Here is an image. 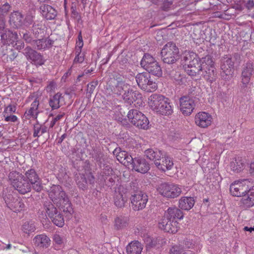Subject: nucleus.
Instances as JSON below:
<instances>
[{"instance_id": "de8ad7c7", "label": "nucleus", "mask_w": 254, "mask_h": 254, "mask_svg": "<svg viewBox=\"0 0 254 254\" xmlns=\"http://www.w3.org/2000/svg\"><path fill=\"white\" fill-rule=\"evenodd\" d=\"M3 199L6 204V206L10 208V205L17 199V198L14 197L13 195L9 192H6L3 193Z\"/></svg>"}, {"instance_id": "a878e982", "label": "nucleus", "mask_w": 254, "mask_h": 254, "mask_svg": "<svg viewBox=\"0 0 254 254\" xmlns=\"http://www.w3.org/2000/svg\"><path fill=\"white\" fill-rule=\"evenodd\" d=\"M9 23L13 28H20L24 24L23 15L18 11L12 12L9 16Z\"/></svg>"}, {"instance_id": "dca6fc26", "label": "nucleus", "mask_w": 254, "mask_h": 254, "mask_svg": "<svg viewBox=\"0 0 254 254\" xmlns=\"http://www.w3.org/2000/svg\"><path fill=\"white\" fill-rule=\"evenodd\" d=\"M24 178L31 185L32 188L37 192L43 190L40 179L34 169H30L26 171Z\"/></svg>"}, {"instance_id": "f704fd0d", "label": "nucleus", "mask_w": 254, "mask_h": 254, "mask_svg": "<svg viewBox=\"0 0 254 254\" xmlns=\"http://www.w3.org/2000/svg\"><path fill=\"white\" fill-rule=\"evenodd\" d=\"M142 249V246L138 241L131 242L126 248L127 254H140Z\"/></svg>"}, {"instance_id": "412c9836", "label": "nucleus", "mask_w": 254, "mask_h": 254, "mask_svg": "<svg viewBox=\"0 0 254 254\" xmlns=\"http://www.w3.org/2000/svg\"><path fill=\"white\" fill-rule=\"evenodd\" d=\"M113 154L120 163L129 168L132 157L127 152L122 150L120 147H117L114 150Z\"/></svg>"}, {"instance_id": "13d9d810", "label": "nucleus", "mask_w": 254, "mask_h": 254, "mask_svg": "<svg viewBox=\"0 0 254 254\" xmlns=\"http://www.w3.org/2000/svg\"><path fill=\"white\" fill-rule=\"evenodd\" d=\"M22 38L26 43L31 44L33 41L30 32L26 31L25 33H23Z\"/></svg>"}, {"instance_id": "7c9ffc66", "label": "nucleus", "mask_w": 254, "mask_h": 254, "mask_svg": "<svg viewBox=\"0 0 254 254\" xmlns=\"http://www.w3.org/2000/svg\"><path fill=\"white\" fill-rule=\"evenodd\" d=\"M162 162H155V165L160 170L165 171L166 170H170L173 166V162L169 157H166L165 155L161 156Z\"/></svg>"}, {"instance_id": "e433bc0d", "label": "nucleus", "mask_w": 254, "mask_h": 254, "mask_svg": "<svg viewBox=\"0 0 254 254\" xmlns=\"http://www.w3.org/2000/svg\"><path fill=\"white\" fill-rule=\"evenodd\" d=\"M76 183L78 188L83 190L88 189V181L86 176L83 174H76Z\"/></svg>"}, {"instance_id": "f3484780", "label": "nucleus", "mask_w": 254, "mask_h": 254, "mask_svg": "<svg viewBox=\"0 0 254 254\" xmlns=\"http://www.w3.org/2000/svg\"><path fill=\"white\" fill-rule=\"evenodd\" d=\"M23 53L27 60L31 61L36 65H42L45 63L43 55L30 46L26 47L23 50Z\"/></svg>"}, {"instance_id": "9b49d317", "label": "nucleus", "mask_w": 254, "mask_h": 254, "mask_svg": "<svg viewBox=\"0 0 254 254\" xmlns=\"http://www.w3.org/2000/svg\"><path fill=\"white\" fill-rule=\"evenodd\" d=\"M253 187V184L249 179H244L232 184L230 187V191L233 196L239 197L250 192Z\"/></svg>"}, {"instance_id": "423d86ee", "label": "nucleus", "mask_w": 254, "mask_h": 254, "mask_svg": "<svg viewBox=\"0 0 254 254\" xmlns=\"http://www.w3.org/2000/svg\"><path fill=\"white\" fill-rule=\"evenodd\" d=\"M141 66L146 70L149 74L160 77L162 76V68L155 59L148 53H145L140 62Z\"/></svg>"}, {"instance_id": "6e6552de", "label": "nucleus", "mask_w": 254, "mask_h": 254, "mask_svg": "<svg viewBox=\"0 0 254 254\" xmlns=\"http://www.w3.org/2000/svg\"><path fill=\"white\" fill-rule=\"evenodd\" d=\"M179 54V48L176 44L172 42H168L161 50V59L164 63L173 64L180 59Z\"/></svg>"}, {"instance_id": "c85d7f7f", "label": "nucleus", "mask_w": 254, "mask_h": 254, "mask_svg": "<svg viewBox=\"0 0 254 254\" xmlns=\"http://www.w3.org/2000/svg\"><path fill=\"white\" fill-rule=\"evenodd\" d=\"M40 12L43 16L48 20L55 19L57 15L55 9L49 5L43 4L40 7Z\"/></svg>"}, {"instance_id": "0e129e2a", "label": "nucleus", "mask_w": 254, "mask_h": 254, "mask_svg": "<svg viewBox=\"0 0 254 254\" xmlns=\"http://www.w3.org/2000/svg\"><path fill=\"white\" fill-rule=\"evenodd\" d=\"M17 120V117L15 115H7L5 118V121L6 122H15Z\"/></svg>"}, {"instance_id": "09e8293b", "label": "nucleus", "mask_w": 254, "mask_h": 254, "mask_svg": "<svg viewBox=\"0 0 254 254\" xmlns=\"http://www.w3.org/2000/svg\"><path fill=\"white\" fill-rule=\"evenodd\" d=\"M102 173L103 179L106 182L108 180V178L113 175V171L111 167L109 165H106L104 166Z\"/></svg>"}, {"instance_id": "aec40b11", "label": "nucleus", "mask_w": 254, "mask_h": 254, "mask_svg": "<svg viewBox=\"0 0 254 254\" xmlns=\"http://www.w3.org/2000/svg\"><path fill=\"white\" fill-rule=\"evenodd\" d=\"M203 69L199 75L200 77H203L207 81L212 83L215 81L217 78V71L214 66V62L212 60V62L209 64H206L204 66Z\"/></svg>"}, {"instance_id": "4c0bfd02", "label": "nucleus", "mask_w": 254, "mask_h": 254, "mask_svg": "<svg viewBox=\"0 0 254 254\" xmlns=\"http://www.w3.org/2000/svg\"><path fill=\"white\" fill-rule=\"evenodd\" d=\"M128 218L121 216L115 219V228L116 230H121L127 227L128 225Z\"/></svg>"}, {"instance_id": "9d476101", "label": "nucleus", "mask_w": 254, "mask_h": 254, "mask_svg": "<svg viewBox=\"0 0 254 254\" xmlns=\"http://www.w3.org/2000/svg\"><path fill=\"white\" fill-rule=\"evenodd\" d=\"M135 80L138 87L146 92H152L157 89V84L147 72L138 73L135 76Z\"/></svg>"}, {"instance_id": "5fc2aeb1", "label": "nucleus", "mask_w": 254, "mask_h": 254, "mask_svg": "<svg viewBox=\"0 0 254 254\" xmlns=\"http://www.w3.org/2000/svg\"><path fill=\"white\" fill-rule=\"evenodd\" d=\"M16 110V107L14 105L10 104L8 105L4 109L3 112L4 116L5 117L6 114L15 113Z\"/></svg>"}, {"instance_id": "4be33fe9", "label": "nucleus", "mask_w": 254, "mask_h": 254, "mask_svg": "<svg viewBox=\"0 0 254 254\" xmlns=\"http://www.w3.org/2000/svg\"><path fill=\"white\" fill-rule=\"evenodd\" d=\"M0 38L1 43L3 45H10L16 41L18 36L16 32L6 28L0 32Z\"/></svg>"}, {"instance_id": "72a5a7b5", "label": "nucleus", "mask_w": 254, "mask_h": 254, "mask_svg": "<svg viewBox=\"0 0 254 254\" xmlns=\"http://www.w3.org/2000/svg\"><path fill=\"white\" fill-rule=\"evenodd\" d=\"M144 153L149 159L154 161L155 164V162L161 160V156H164L162 151L157 149L153 150V149L149 148L146 150Z\"/></svg>"}, {"instance_id": "ea45409f", "label": "nucleus", "mask_w": 254, "mask_h": 254, "mask_svg": "<svg viewBox=\"0 0 254 254\" xmlns=\"http://www.w3.org/2000/svg\"><path fill=\"white\" fill-rule=\"evenodd\" d=\"M39 104V100H38L36 98L32 103L30 109L25 112V114H27V116L29 117L36 118L38 115L37 110H38Z\"/></svg>"}, {"instance_id": "774afa93", "label": "nucleus", "mask_w": 254, "mask_h": 254, "mask_svg": "<svg viewBox=\"0 0 254 254\" xmlns=\"http://www.w3.org/2000/svg\"><path fill=\"white\" fill-rule=\"evenodd\" d=\"M33 16L31 15H27L25 18V20L28 24H31L33 22Z\"/></svg>"}, {"instance_id": "a19ab883", "label": "nucleus", "mask_w": 254, "mask_h": 254, "mask_svg": "<svg viewBox=\"0 0 254 254\" xmlns=\"http://www.w3.org/2000/svg\"><path fill=\"white\" fill-rule=\"evenodd\" d=\"M244 166L242 159L238 157L230 163V167L232 170L236 173L240 172Z\"/></svg>"}, {"instance_id": "1a4fd4ad", "label": "nucleus", "mask_w": 254, "mask_h": 254, "mask_svg": "<svg viewBox=\"0 0 254 254\" xmlns=\"http://www.w3.org/2000/svg\"><path fill=\"white\" fill-rule=\"evenodd\" d=\"M127 117L130 123L138 128L143 129L149 128V121L141 112L136 109L130 110L127 113Z\"/></svg>"}, {"instance_id": "603ef678", "label": "nucleus", "mask_w": 254, "mask_h": 254, "mask_svg": "<svg viewBox=\"0 0 254 254\" xmlns=\"http://www.w3.org/2000/svg\"><path fill=\"white\" fill-rule=\"evenodd\" d=\"M244 203L248 207L254 205V192H251L248 198L244 200Z\"/></svg>"}, {"instance_id": "58836bf2", "label": "nucleus", "mask_w": 254, "mask_h": 254, "mask_svg": "<svg viewBox=\"0 0 254 254\" xmlns=\"http://www.w3.org/2000/svg\"><path fill=\"white\" fill-rule=\"evenodd\" d=\"M184 68L187 73L191 77L196 76L200 75L201 70L197 69V67H194L192 65H190V64L184 63Z\"/></svg>"}, {"instance_id": "6ab92c4d", "label": "nucleus", "mask_w": 254, "mask_h": 254, "mask_svg": "<svg viewBox=\"0 0 254 254\" xmlns=\"http://www.w3.org/2000/svg\"><path fill=\"white\" fill-rule=\"evenodd\" d=\"M180 107L182 114L189 116L195 107L194 100L189 96H184L180 99Z\"/></svg>"}, {"instance_id": "69168bd1", "label": "nucleus", "mask_w": 254, "mask_h": 254, "mask_svg": "<svg viewBox=\"0 0 254 254\" xmlns=\"http://www.w3.org/2000/svg\"><path fill=\"white\" fill-rule=\"evenodd\" d=\"M246 7L249 10H252L254 7V1L253 0H248L245 4Z\"/></svg>"}, {"instance_id": "a18cd8bd", "label": "nucleus", "mask_w": 254, "mask_h": 254, "mask_svg": "<svg viewBox=\"0 0 254 254\" xmlns=\"http://www.w3.org/2000/svg\"><path fill=\"white\" fill-rule=\"evenodd\" d=\"M44 27L40 23L34 22L32 26L33 33L36 37H38L39 34L44 32Z\"/></svg>"}, {"instance_id": "49530a36", "label": "nucleus", "mask_w": 254, "mask_h": 254, "mask_svg": "<svg viewBox=\"0 0 254 254\" xmlns=\"http://www.w3.org/2000/svg\"><path fill=\"white\" fill-rule=\"evenodd\" d=\"M92 157L98 163L99 165L101 164L104 161V154L100 151L97 149H94L92 153Z\"/></svg>"}, {"instance_id": "bb28decb", "label": "nucleus", "mask_w": 254, "mask_h": 254, "mask_svg": "<svg viewBox=\"0 0 254 254\" xmlns=\"http://www.w3.org/2000/svg\"><path fill=\"white\" fill-rule=\"evenodd\" d=\"M34 245L41 249H47L51 245V241L46 234H42L36 235L33 239Z\"/></svg>"}, {"instance_id": "b1692460", "label": "nucleus", "mask_w": 254, "mask_h": 254, "mask_svg": "<svg viewBox=\"0 0 254 254\" xmlns=\"http://www.w3.org/2000/svg\"><path fill=\"white\" fill-rule=\"evenodd\" d=\"M167 98L158 94H153L148 98V104L150 108L155 111H157L160 107L161 105L164 104Z\"/></svg>"}, {"instance_id": "052dcab7", "label": "nucleus", "mask_w": 254, "mask_h": 254, "mask_svg": "<svg viewBox=\"0 0 254 254\" xmlns=\"http://www.w3.org/2000/svg\"><path fill=\"white\" fill-rule=\"evenodd\" d=\"M172 4V2L171 1H168V0H165L162 3V5L161 6V8L164 11H168L170 8V6Z\"/></svg>"}, {"instance_id": "393cba45", "label": "nucleus", "mask_w": 254, "mask_h": 254, "mask_svg": "<svg viewBox=\"0 0 254 254\" xmlns=\"http://www.w3.org/2000/svg\"><path fill=\"white\" fill-rule=\"evenodd\" d=\"M212 117L206 112H200L195 115V123L199 127L205 128L210 125Z\"/></svg>"}, {"instance_id": "20e7f679", "label": "nucleus", "mask_w": 254, "mask_h": 254, "mask_svg": "<svg viewBox=\"0 0 254 254\" xmlns=\"http://www.w3.org/2000/svg\"><path fill=\"white\" fill-rule=\"evenodd\" d=\"M130 195L132 208L134 211L144 209L148 200L147 194L141 191L136 183H130Z\"/></svg>"}, {"instance_id": "c756f323", "label": "nucleus", "mask_w": 254, "mask_h": 254, "mask_svg": "<svg viewBox=\"0 0 254 254\" xmlns=\"http://www.w3.org/2000/svg\"><path fill=\"white\" fill-rule=\"evenodd\" d=\"M64 97L62 94L58 92L53 96H51L49 100V104L52 110L59 109L62 106V101Z\"/></svg>"}, {"instance_id": "3c124183", "label": "nucleus", "mask_w": 254, "mask_h": 254, "mask_svg": "<svg viewBox=\"0 0 254 254\" xmlns=\"http://www.w3.org/2000/svg\"><path fill=\"white\" fill-rule=\"evenodd\" d=\"M98 81L97 80L92 81L87 85L86 94L87 96H91L93 93L95 87L98 85Z\"/></svg>"}, {"instance_id": "8fccbe9b", "label": "nucleus", "mask_w": 254, "mask_h": 254, "mask_svg": "<svg viewBox=\"0 0 254 254\" xmlns=\"http://www.w3.org/2000/svg\"><path fill=\"white\" fill-rule=\"evenodd\" d=\"M125 82L124 77L118 73L113 75V78H111L108 84H114L115 83Z\"/></svg>"}, {"instance_id": "e2e57ef3", "label": "nucleus", "mask_w": 254, "mask_h": 254, "mask_svg": "<svg viewBox=\"0 0 254 254\" xmlns=\"http://www.w3.org/2000/svg\"><path fill=\"white\" fill-rule=\"evenodd\" d=\"M71 16L73 18H77L79 21L81 18L80 15L77 11H76L75 8H74L73 6L71 7Z\"/></svg>"}, {"instance_id": "f257e3e1", "label": "nucleus", "mask_w": 254, "mask_h": 254, "mask_svg": "<svg viewBox=\"0 0 254 254\" xmlns=\"http://www.w3.org/2000/svg\"><path fill=\"white\" fill-rule=\"evenodd\" d=\"M48 194L53 202H45L44 207L46 214L55 225L62 227L64 224V216L55 205L64 212L71 214L73 212L71 203L67 195L60 185H53L49 190Z\"/></svg>"}, {"instance_id": "39448f33", "label": "nucleus", "mask_w": 254, "mask_h": 254, "mask_svg": "<svg viewBox=\"0 0 254 254\" xmlns=\"http://www.w3.org/2000/svg\"><path fill=\"white\" fill-rule=\"evenodd\" d=\"M10 185L19 193L26 194L31 190L32 186L24 178V175L16 171L10 172L8 176Z\"/></svg>"}, {"instance_id": "79ce46f5", "label": "nucleus", "mask_w": 254, "mask_h": 254, "mask_svg": "<svg viewBox=\"0 0 254 254\" xmlns=\"http://www.w3.org/2000/svg\"><path fill=\"white\" fill-rule=\"evenodd\" d=\"M47 127L44 125H41L38 123L35 124L33 127V137H39L43 134L47 132Z\"/></svg>"}, {"instance_id": "7ed1b4c3", "label": "nucleus", "mask_w": 254, "mask_h": 254, "mask_svg": "<svg viewBox=\"0 0 254 254\" xmlns=\"http://www.w3.org/2000/svg\"><path fill=\"white\" fill-rule=\"evenodd\" d=\"M240 62L241 56L237 53L222 57L220 63L221 77L226 80H230L233 76L234 64H239Z\"/></svg>"}, {"instance_id": "2eb2a0df", "label": "nucleus", "mask_w": 254, "mask_h": 254, "mask_svg": "<svg viewBox=\"0 0 254 254\" xmlns=\"http://www.w3.org/2000/svg\"><path fill=\"white\" fill-rule=\"evenodd\" d=\"M129 168L136 172L145 174L150 170V165L146 160L143 157L138 156L132 157L130 162Z\"/></svg>"}, {"instance_id": "ddd939ff", "label": "nucleus", "mask_w": 254, "mask_h": 254, "mask_svg": "<svg viewBox=\"0 0 254 254\" xmlns=\"http://www.w3.org/2000/svg\"><path fill=\"white\" fill-rule=\"evenodd\" d=\"M157 190L162 195L168 198L176 197L182 192L181 189L177 185L166 183L161 184Z\"/></svg>"}, {"instance_id": "f03ea898", "label": "nucleus", "mask_w": 254, "mask_h": 254, "mask_svg": "<svg viewBox=\"0 0 254 254\" xmlns=\"http://www.w3.org/2000/svg\"><path fill=\"white\" fill-rule=\"evenodd\" d=\"M254 71V65L252 62L248 61L243 65L240 80L238 83L237 94L239 96H246L251 93L253 83L251 80Z\"/></svg>"}, {"instance_id": "338daca9", "label": "nucleus", "mask_w": 254, "mask_h": 254, "mask_svg": "<svg viewBox=\"0 0 254 254\" xmlns=\"http://www.w3.org/2000/svg\"><path fill=\"white\" fill-rule=\"evenodd\" d=\"M86 177L87 178L88 183L89 182L90 184H93L94 183L95 178L94 176L92 175L91 173L87 174Z\"/></svg>"}, {"instance_id": "4d7b16f0", "label": "nucleus", "mask_w": 254, "mask_h": 254, "mask_svg": "<svg viewBox=\"0 0 254 254\" xmlns=\"http://www.w3.org/2000/svg\"><path fill=\"white\" fill-rule=\"evenodd\" d=\"M64 115L65 113L64 112L61 113L60 114L57 115L55 118H54L50 123V127L53 128L54 126L56 125V123L61 119H62L64 116Z\"/></svg>"}, {"instance_id": "cd10ccee", "label": "nucleus", "mask_w": 254, "mask_h": 254, "mask_svg": "<svg viewBox=\"0 0 254 254\" xmlns=\"http://www.w3.org/2000/svg\"><path fill=\"white\" fill-rule=\"evenodd\" d=\"M164 216L172 220H181L184 217L182 211L176 207H169L164 213Z\"/></svg>"}, {"instance_id": "0eeeda50", "label": "nucleus", "mask_w": 254, "mask_h": 254, "mask_svg": "<svg viewBox=\"0 0 254 254\" xmlns=\"http://www.w3.org/2000/svg\"><path fill=\"white\" fill-rule=\"evenodd\" d=\"M182 61L184 63L190 64V65H192L194 67H197V69L202 70L204 66L206 64H209L212 62V58L210 55H207L200 59L197 55L192 52L186 51L183 55Z\"/></svg>"}, {"instance_id": "680f3d73", "label": "nucleus", "mask_w": 254, "mask_h": 254, "mask_svg": "<svg viewBox=\"0 0 254 254\" xmlns=\"http://www.w3.org/2000/svg\"><path fill=\"white\" fill-rule=\"evenodd\" d=\"M76 53H78V54L76 55V57H75L74 59V63H81L83 62L84 60V56H79L80 54V52L76 51Z\"/></svg>"}, {"instance_id": "f8f14e48", "label": "nucleus", "mask_w": 254, "mask_h": 254, "mask_svg": "<svg viewBox=\"0 0 254 254\" xmlns=\"http://www.w3.org/2000/svg\"><path fill=\"white\" fill-rule=\"evenodd\" d=\"M130 194V185L128 186H119L115 190L114 195L115 205L119 208L125 207Z\"/></svg>"}, {"instance_id": "4468645a", "label": "nucleus", "mask_w": 254, "mask_h": 254, "mask_svg": "<svg viewBox=\"0 0 254 254\" xmlns=\"http://www.w3.org/2000/svg\"><path fill=\"white\" fill-rule=\"evenodd\" d=\"M122 97L124 102L129 105L133 103L136 106H140L142 105L143 101L141 94L131 88H128L127 90H125Z\"/></svg>"}, {"instance_id": "5701e85b", "label": "nucleus", "mask_w": 254, "mask_h": 254, "mask_svg": "<svg viewBox=\"0 0 254 254\" xmlns=\"http://www.w3.org/2000/svg\"><path fill=\"white\" fill-rule=\"evenodd\" d=\"M54 41L49 38H45L37 40H33L31 45L33 49L37 50H45L50 49L53 46Z\"/></svg>"}, {"instance_id": "c9c22d12", "label": "nucleus", "mask_w": 254, "mask_h": 254, "mask_svg": "<svg viewBox=\"0 0 254 254\" xmlns=\"http://www.w3.org/2000/svg\"><path fill=\"white\" fill-rule=\"evenodd\" d=\"M156 112L165 116H169L172 114L173 110L168 98L164 102V104L160 105V107Z\"/></svg>"}, {"instance_id": "a211bd4d", "label": "nucleus", "mask_w": 254, "mask_h": 254, "mask_svg": "<svg viewBox=\"0 0 254 254\" xmlns=\"http://www.w3.org/2000/svg\"><path fill=\"white\" fill-rule=\"evenodd\" d=\"M158 227L166 232L176 233L179 228L177 220H172L163 216L158 223Z\"/></svg>"}, {"instance_id": "c03bdc74", "label": "nucleus", "mask_w": 254, "mask_h": 254, "mask_svg": "<svg viewBox=\"0 0 254 254\" xmlns=\"http://www.w3.org/2000/svg\"><path fill=\"white\" fill-rule=\"evenodd\" d=\"M36 229L34 223L30 221L25 222L22 225V231L26 234H29L33 232Z\"/></svg>"}, {"instance_id": "37998d69", "label": "nucleus", "mask_w": 254, "mask_h": 254, "mask_svg": "<svg viewBox=\"0 0 254 254\" xmlns=\"http://www.w3.org/2000/svg\"><path fill=\"white\" fill-rule=\"evenodd\" d=\"M25 205L20 198H17L13 203L10 205V208L14 212H20L23 210Z\"/></svg>"}, {"instance_id": "864d4df0", "label": "nucleus", "mask_w": 254, "mask_h": 254, "mask_svg": "<svg viewBox=\"0 0 254 254\" xmlns=\"http://www.w3.org/2000/svg\"><path fill=\"white\" fill-rule=\"evenodd\" d=\"M53 241L58 245H62L64 243V238L59 234L56 233L53 237Z\"/></svg>"}, {"instance_id": "6e6d98bb", "label": "nucleus", "mask_w": 254, "mask_h": 254, "mask_svg": "<svg viewBox=\"0 0 254 254\" xmlns=\"http://www.w3.org/2000/svg\"><path fill=\"white\" fill-rule=\"evenodd\" d=\"M10 8V6L8 3L6 2L5 4H3L0 7V14L2 15L6 14L9 10Z\"/></svg>"}, {"instance_id": "473e14b6", "label": "nucleus", "mask_w": 254, "mask_h": 254, "mask_svg": "<svg viewBox=\"0 0 254 254\" xmlns=\"http://www.w3.org/2000/svg\"><path fill=\"white\" fill-rule=\"evenodd\" d=\"M127 84L126 82L115 83L114 84H108L107 89L110 90L113 93L118 95H121L123 91L126 90L127 87Z\"/></svg>"}, {"instance_id": "2f4dec72", "label": "nucleus", "mask_w": 254, "mask_h": 254, "mask_svg": "<svg viewBox=\"0 0 254 254\" xmlns=\"http://www.w3.org/2000/svg\"><path fill=\"white\" fill-rule=\"evenodd\" d=\"M195 200L192 197H182L179 201V207L183 210H189L194 205Z\"/></svg>"}, {"instance_id": "bf43d9fd", "label": "nucleus", "mask_w": 254, "mask_h": 254, "mask_svg": "<svg viewBox=\"0 0 254 254\" xmlns=\"http://www.w3.org/2000/svg\"><path fill=\"white\" fill-rule=\"evenodd\" d=\"M183 252V249L179 246L172 247L170 250V254H181Z\"/></svg>"}]
</instances>
